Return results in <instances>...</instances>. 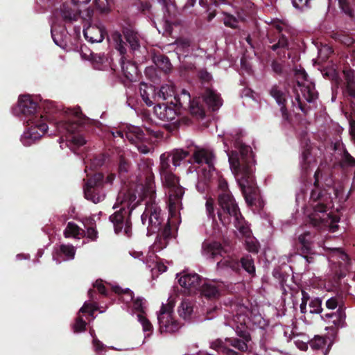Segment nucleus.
Listing matches in <instances>:
<instances>
[{
	"instance_id": "nucleus-1",
	"label": "nucleus",
	"mask_w": 355,
	"mask_h": 355,
	"mask_svg": "<svg viewBox=\"0 0 355 355\" xmlns=\"http://www.w3.org/2000/svg\"><path fill=\"white\" fill-rule=\"evenodd\" d=\"M44 114L37 112V102L28 94L19 97L17 107L14 113L20 116L26 124L27 128L21 136V141L25 146H30L47 132L48 120H54L56 128L55 135L60 136V148L65 146L73 149L85 144V138L77 132L78 125L71 121V116L79 119L80 110L79 107L60 110L55 103L46 101L44 103Z\"/></svg>"
},
{
	"instance_id": "nucleus-2",
	"label": "nucleus",
	"mask_w": 355,
	"mask_h": 355,
	"mask_svg": "<svg viewBox=\"0 0 355 355\" xmlns=\"http://www.w3.org/2000/svg\"><path fill=\"white\" fill-rule=\"evenodd\" d=\"M315 189L312 190L308 205H305V196L303 191L298 192L296 195V203L304 210V214L309 218L311 224L319 229L328 227L330 231L334 232L337 228L338 219L333 216L329 210L334 207V198L331 196L334 193L335 200L338 199L340 202L341 190L331 187L330 178H325L327 189H322L320 187L323 174L320 169L314 174Z\"/></svg>"
},
{
	"instance_id": "nucleus-3",
	"label": "nucleus",
	"mask_w": 355,
	"mask_h": 355,
	"mask_svg": "<svg viewBox=\"0 0 355 355\" xmlns=\"http://www.w3.org/2000/svg\"><path fill=\"white\" fill-rule=\"evenodd\" d=\"M230 169L248 204H252L255 160L251 148L245 145L240 135H227L224 139Z\"/></svg>"
},
{
	"instance_id": "nucleus-4",
	"label": "nucleus",
	"mask_w": 355,
	"mask_h": 355,
	"mask_svg": "<svg viewBox=\"0 0 355 355\" xmlns=\"http://www.w3.org/2000/svg\"><path fill=\"white\" fill-rule=\"evenodd\" d=\"M139 200L132 189L123 190L119 193L113 209L119 208V210L110 216L116 234H123L128 237L131 236L130 216L139 205Z\"/></svg>"
},
{
	"instance_id": "nucleus-5",
	"label": "nucleus",
	"mask_w": 355,
	"mask_h": 355,
	"mask_svg": "<svg viewBox=\"0 0 355 355\" xmlns=\"http://www.w3.org/2000/svg\"><path fill=\"white\" fill-rule=\"evenodd\" d=\"M141 197L148 199L146 202V208L141 216L143 225H147V234L148 235L163 230L166 223H164V218L161 214V209L155 201V186L153 175L146 178L145 184L139 187Z\"/></svg>"
},
{
	"instance_id": "nucleus-6",
	"label": "nucleus",
	"mask_w": 355,
	"mask_h": 355,
	"mask_svg": "<svg viewBox=\"0 0 355 355\" xmlns=\"http://www.w3.org/2000/svg\"><path fill=\"white\" fill-rule=\"evenodd\" d=\"M193 159L195 163L200 165L197 169L196 188L202 193L207 189L210 180L216 175L214 168L215 155L211 149L198 147L193 153Z\"/></svg>"
},
{
	"instance_id": "nucleus-7",
	"label": "nucleus",
	"mask_w": 355,
	"mask_h": 355,
	"mask_svg": "<svg viewBox=\"0 0 355 355\" xmlns=\"http://www.w3.org/2000/svg\"><path fill=\"white\" fill-rule=\"evenodd\" d=\"M232 311L236 313L233 315L232 323L229 322V324L235 329L236 334L243 338V340L237 338H226L224 344H226L227 347L231 345L240 351L245 352L248 349V343L250 340V334L246 329L249 310L245 306L234 304Z\"/></svg>"
},
{
	"instance_id": "nucleus-8",
	"label": "nucleus",
	"mask_w": 355,
	"mask_h": 355,
	"mask_svg": "<svg viewBox=\"0 0 355 355\" xmlns=\"http://www.w3.org/2000/svg\"><path fill=\"white\" fill-rule=\"evenodd\" d=\"M227 198L221 197L220 202L222 207L228 211L230 217L229 223H233L240 234L245 238L246 249L250 252L257 253L259 248L257 240L251 235L249 227L246 225L240 211L237 210L236 205L231 201L230 197L227 196Z\"/></svg>"
},
{
	"instance_id": "nucleus-9",
	"label": "nucleus",
	"mask_w": 355,
	"mask_h": 355,
	"mask_svg": "<svg viewBox=\"0 0 355 355\" xmlns=\"http://www.w3.org/2000/svg\"><path fill=\"white\" fill-rule=\"evenodd\" d=\"M297 87H295V102L302 112L306 110L303 107V99L308 102H313L318 97L317 92L312 82L307 80V74L304 69H297L295 71Z\"/></svg>"
},
{
	"instance_id": "nucleus-10",
	"label": "nucleus",
	"mask_w": 355,
	"mask_h": 355,
	"mask_svg": "<svg viewBox=\"0 0 355 355\" xmlns=\"http://www.w3.org/2000/svg\"><path fill=\"white\" fill-rule=\"evenodd\" d=\"M168 178L161 175L163 184L168 189V211L171 217L176 216L177 211L182 207L184 189L178 184V178L172 173H166Z\"/></svg>"
},
{
	"instance_id": "nucleus-11",
	"label": "nucleus",
	"mask_w": 355,
	"mask_h": 355,
	"mask_svg": "<svg viewBox=\"0 0 355 355\" xmlns=\"http://www.w3.org/2000/svg\"><path fill=\"white\" fill-rule=\"evenodd\" d=\"M175 306L174 300L170 297L167 304H162L159 311L157 313L159 330L161 334L175 333L180 328V323L175 320L173 313Z\"/></svg>"
},
{
	"instance_id": "nucleus-12",
	"label": "nucleus",
	"mask_w": 355,
	"mask_h": 355,
	"mask_svg": "<svg viewBox=\"0 0 355 355\" xmlns=\"http://www.w3.org/2000/svg\"><path fill=\"white\" fill-rule=\"evenodd\" d=\"M328 249L329 250V260L332 271L338 278L345 276L346 272L348 270V256L340 248H329Z\"/></svg>"
},
{
	"instance_id": "nucleus-13",
	"label": "nucleus",
	"mask_w": 355,
	"mask_h": 355,
	"mask_svg": "<svg viewBox=\"0 0 355 355\" xmlns=\"http://www.w3.org/2000/svg\"><path fill=\"white\" fill-rule=\"evenodd\" d=\"M125 138L143 154L150 153L152 149V145L146 140L142 130L138 126H128Z\"/></svg>"
},
{
	"instance_id": "nucleus-14",
	"label": "nucleus",
	"mask_w": 355,
	"mask_h": 355,
	"mask_svg": "<svg viewBox=\"0 0 355 355\" xmlns=\"http://www.w3.org/2000/svg\"><path fill=\"white\" fill-rule=\"evenodd\" d=\"M102 180L103 175L101 173H96L87 180L84 187L85 196L87 200L98 203L105 198V193L99 187Z\"/></svg>"
},
{
	"instance_id": "nucleus-15",
	"label": "nucleus",
	"mask_w": 355,
	"mask_h": 355,
	"mask_svg": "<svg viewBox=\"0 0 355 355\" xmlns=\"http://www.w3.org/2000/svg\"><path fill=\"white\" fill-rule=\"evenodd\" d=\"M175 105L181 107L189 108L191 114L199 116H205V110L202 105L199 104L198 100L191 101L190 94L186 89H182L180 94H175L174 96Z\"/></svg>"
},
{
	"instance_id": "nucleus-16",
	"label": "nucleus",
	"mask_w": 355,
	"mask_h": 355,
	"mask_svg": "<svg viewBox=\"0 0 355 355\" xmlns=\"http://www.w3.org/2000/svg\"><path fill=\"white\" fill-rule=\"evenodd\" d=\"M60 15L66 23H73L76 21L80 16L83 21H89L93 15V10L87 8L82 12L80 8L78 7L77 10L73 9L71 5L63 4L60 10Z\"/></svg>"
},
{
	"instance_id": "nucleus-17",
	"label": "nucleus",
	"mask_w": 355,
	"mask_h": 355,
	"mask_svg": "<svg viewBox=\"0 0 355 355\" xmlns=\"http://www.w3.org/2000/svg\"><path fill=\"white\" fill-rule=\"evenodd\" d=\"M225 287L222 282L216 280H202L199 290L200 294L209 300L218 299Z\"/></svg>"
},
{
	"instance_id": "nucleus-18",
	"label": "nucleus",
	"mask_w": 355,
	"mask_h": 355,
	"mask_svg": "<svg viewBox=\"0 0 355 355\" xmlns=\"http://www.w3.org/2000/svg\"><path fill=\"white\" fill-rule=\"evenodd\" d=\"M218 187L222 191L218 196V203L221 208V210L218 212V216L220 222L223 225H227L229 223V220L230 219V215L228 214V211L226 209H224L220 202V198L224 197V198H227V197H230L231 201L236 205V209L239 211L237 204L235 202L233 196L231 195L230 192L227 190V182L225 180H220Z\"/></svg>"
},
{
	"instance_id": "nucleus-19",
	"label": "nucleus",
	"mask_w": 355,
	"mask_h": 355,
	"mask_svg": "<svg viewBox=\"0 0 355 355\" xmlns=\"http://www.w3.org/2000/svg\"><path fill=\"white\" fill-rule=\"evenodd\" d=\"M201 253L207 259H216L223 255L225 250L220 243L205 240L202 243Z\"/></svg>"
},
{
	"instance_id": "nucleus-20",
	"label": "nucleus",
	"mask_w": 355,
	"mask_h": 355,
	"mask_svg": "<svg viewBox=\"0 0 355 355\" xmlns=\"http://www.w3.org/2000/svg\"><path fill=\"white\" fill-rule=\"evenodd\" d=\"M180 285L189 293H195L199 289L202 279L196 273H183L178 277Z\"/></svg>"
},
{
	"instance_id": "nucleus-21",
	"label": "nucleus",
	"mask_w": 355,
	"mask_h": 355,
	"mask_svg": "<svg viewBox=\"0 0 355 355\" xmlns=\"http://www.w3.org/2000/svg\"><path fill=\"white\" fill-rule=\"evenodd\" d=\"M155 115L164 122L175 121L178 112L172 105L166 104H158L154 107Z\"/></svg>"
},
{
	"instance_id": "nucleus-22",
	"label": "nucleus",
	"mask_w": 355,
	"mask_h": 355,
	"mask_svg": "<svg viewBox=\"0 0 355 355\" xmlns=\"http://www.w3.org/2000/svg\"><path fill=\"white\" fill-rule=\"evenodd\" d=\"M159 234L151 246L153 252H159L165 248L168 243L169 239L172 237L170 222L168 220L164 226L163 230L158 232Z\"/></svg>"
},
{
	"instance_id": "nucleus-23",
	"label": "nucleus",
	"mask_w": 355,
	"mask_h": 355,
	"mask_svg": "<svg viewBox=\"0 0 355 355\" xmlns=\"http://www.w3.org/2000/svg\"><path fill=\"white\" fill-rule=\"evenodd\" d=\"M270 94L281 107V111L283 116L286 118L287 112L285 108V103L288 96L286 89L283 86L275 85L271 87L270 89Z\"/></svg>"
},
{
	"instance_id": "nucleus-24",
	"label": "nucleus",
	"mask_w": 355,
	"mask_h": 355,
	"mask_svg": "<svg viewBox=\"0 0 355 355\" xmlns=\"http://www.w3.org/2000/svg\"><path fill=\"white\" fill-rule=\"evenodd\" d=\"M322 319L327 323L336 328L343 327L345 323V312L342 306H339L337 311L325 313L321 315Z\"/></svg>"
},
{
	"instance_id": "nucleus-25",
	"label": "nucleus",
	"mask_w": 355,
	"mask_h": 355,
	"mask_svg": "<svg viewBox=\"0 0 355 355\" xmlns=\"http://www.w3.org/2000/svg\"><path fill=\"white\" fill-rule=\"evenodd\" d=\"M76 250L71 245H61L55 250L53 259L58 263L62 261L72 260L74 258Z\"/></svg>"
},
{
	"instance_id": "nucleus-26",
	"label": "nucleus",
	"mask_w": 355,
	"mask_h": 355,
	"mask_svg": "<svg viewBox=\"0 0 355 355\" xmlns=\"http://www.w3.org/2000/svg\"><path fill=\"white\" fill-rule=\"evenodd\" d=\"M83 34L85 39L91 42H101L103 40L105 31L103 26L89 25L83 29Z\"/></svg>"
},
{
	"instance_id": "nucleus-27",
	"label": "nucleus",
	"mask_w": 355,
	"mask_h": 355,
	"mask_svg": "<svg viewBox=\"0 0 355 355\" xmlns=\"http://www.w3.org/2000/svg\"><path fill=\"white\" fill-rule=\"evenodd\" d=\"M202 98L208 107L212 111L218 110L223 105V100L220 94L213 89H206Z\"/></svg>"
},
{
	"instance_id": "nucleus-28",
	"label": "nucleus",
	"mask_w": 355,
	"mask_h": 355,
	"mask_svg": "<svg viewBox=\"0 0 355 355\" xmlns=\"http://www.w3.org/2000/svg\"><path fill=\"white\" fill-rule=\"evenodd\" d=\"M139 92L146 105L151 106L154 101H157V97L156 96L157 92H155V89L152 85H148L144 83H141Z\"/></svg>"
},
{
	"instance_id": "nucleus-29",
	"label": "nucleus",
	"mask_w": 355,
	"mask_h": 355,
	"mask_svg": "<svg viewBox=\"0 0 355 355\" xmlns=\"http://www.w3.org/2000/svg\"><path fill=\"white\" fill-rule=\"evenodd\" d=\"M87 59L91 60L94 67L98 70H105L110 67L109 58L104 54H96L90 53Z\"/></svg>"
},
{
	"instance_id": "nucleus-30",
	"label": "nucleus",
	"mask_w": 355,
	"mask_h": 355,
	"mask_svg": "<svg viewBox=\"0 0 355 355\" xmlns=\"http://www.w3.org/2000/svg\"><path fill=\"white\" fill-rule=\"evenodd\" d=\"M121 66L125 77L131 81L133 80L137 73V67L135 64L129 60H125L123 56L121 58Z\"/></svg>"
},
{
	"instance_id": "nucleus-31",
	"label": "nucleus",
	"mask_w": 355,
	"mask_h": 355,
	"mask_svg": "<svg viewBox=\"0 0 355 355\" xmlns=\"http://www.w3.org/2000/svg\"><path fill=\"white\" fill-rule=\"evenodd\" d=\"M64 234L67 238L80 239L85 235V232L76 223L69 222L64 230Z\"/></svg>"
},
{
	"instance_id": "nucleus-32",
	"label": "nucleus",
	"mask_w": 355,
	"mask_h": 355,
	"mask_svg": "<svg viewBox=\"0 0 355 355\" xmlns=\"http://www.w3.org/2000/svg\"><path fill=\"white\" fill-rule=\"evenodd\" d=\"M175 95V87L172 83L164 84L161 86L160 89L156 94L157 101L159 100H167Z\"/></svg>"
},
{
	"instance_id": "nucleus-33",
	"label": "nucleus",
	"mask_w": 355,
	"mask_h": 355,
	"mask_svg": "<svg viewBox=\"0 0 355 355\" xmlns=\"http://www.w3.org/2000/svg\"><path fill=\"white\" fill-rule=\"evenodd\" d=\"M178 312L182 318L184 320H189L193 312V303L188 300H182L178 306Z\"/></svg>"
},
{
	"instance_id": "nucleus-34",
	"label": "nucleus",
	"mask_w": 355,
	"mask_h": 355,
	"mask_svg": "<svg viewBox=\"0 0 355 355\" xmlns=\"http://www.w3.org/2000/svg\"><path fill=\"white\" fill-rule=\"evenodd\" d=\"M210 347L211 349L216 350L218 352L224 353L227 355H242L241 353L236 352L227 347L224 344V341L221 339H217L211 343Z\"/></svg>"
},
{
	"instance_id": "nucleus-35",
	"label": "nucleus",
	"mask_w": 355,
	"mask_h": 355,
	"mask_svg": "<svg viewBox=\"0 0 355 355\" xmlns=\"http://www.w3.org/2000/svg\"><path fill=\"white\" fill-rule=\"evenodd\" d=\"M343 73L345 75L347 90L349 94L354 97L355 96V76L354 71L351 69H344Z\"/></svg>"
},
{
	"instance_id": "nucleus-36",
	"label": "nucleus",
	"mask_w": 355,
	"mask_h": 355,
	"mask_svg": "<svg viewBox=\"0 0 355 355\" xmlns=\"http://www.w3.org/2000/svg\"><path fill=\"white\" fill-rule=\"evenodd\" d=\"M113 291L120 295V300L125 304L132 302L134 300L133 293L129 288L123 289L119 286H112Z\"/></svg>"
},
{
	"instance_id": "nucleus-37",
	"label": "nucleus",
	"mask_w": 355,
	"mask_h": 355,
	"mask_svg": "<svg viewBox=\"0 0 355 355\" xmlns=\"http://www.w3.org/2000/svg\"><path fill=\"white\" fill-rule=\"evenodd\" d=\"M137 320L141 324L144 333L145 334V338L149 337L153 331V327L149 320L145 315V313H138Z\"/></svg>"
},
{
	"instance_id": "nucleus-38",
	"label": "nucleus",
	"mask_w": 355,
	"mask_h": 355,
	"mask_svg": "<svg viewBox=\"0 0 355 355\" xmlns=\"http://www.w3.org/2000/svg\"><path fill=\"white\" fill-rule=\"evenodd\" d=\"M300 166L304 172H307L309 168L315 166V162L309 150H304L301 157Z\"/></svg>"
},
{
	"instance_id": "nucleus-39",
	"label": "nucleus",
	"mask_w": 355,
	"mask_h": 355,
	"mask_svg": "<svg viewBox=\"0 0 355 355\" xmlns=\"http://www.w3.org/2000/svg\"><path fill=\"white\" fill-rule=\"evenodd\" d=\"M189 153L182 149H175L171 153L170 156L172 157V162L175 167L180 165L181 162L186 158Z\"/></svg>"
},
{
	"instance_id": "nucleus-40",
	"label": "nucleus",
	"mask_w": 355,
	"mask_h": 355,
	"mask_svg": "<svg viewBox=\"0 0 355 355\" xmlns=\"http://www.w3.org/2000/svg\"><path fill=\"white\" fill-rule=\"evenodd\" d=\"M169 155L162 154L160 156V166L159 173L160 176L163 175L165 178H168L167 173L171 172L170 170L171 166L169 164Z\"/></svg>"
},
{
	"instance_id": "nucleus-41",
	"label": "nucleus",
	"mask_w": 355,
	"mask_h": 355,
	"mask_svg": "<svg viewBox=\"0 0 355 355\" xmlns=\"http://www.w3.org/2000/svg\"><path fill=\"white\" fill-rule=\"evenodd\" d=\"M342 11L350 17H353L354 6L355 0H338Z\"/></svg>"
},
{
	"instance_id": "nucleus-42",
	"label": "nucleus",
	"mask_w": 355,
	"mask_h": 355,
	"mask_svg": "<svg viewBox=\"0 0 355 355\" xmlns=\"http://www.w3.org/2000/svg\"><path fill=\"white\" fill-rule=\"evenodd\" d=\"M124 34L126 41L130 44L131 48L133 50L138 49L139 44L137 34L132 31H127Z\"/></svg>"
},
{
	"instance_id": "nucleus-43",
	"label": "nucleus",
	"mask_w": 355,
	"mask_h": 355,
	"mask_svg": "<svg viewBox=\"0 0 355 355\" xmlns=\"http://www.w3.org/2000/svg\"><path fill=\"white\" fill-rule=\"evenodd\" d=\"M155 63L158 67L161 68L164 71H168L171 69V63L168 58L166 56H157L155 59Z\"/></svg>"
},
{
	"instance_id": "nucleus-44",
	"label": "nucleus",
	"mask_w": 355,
	"mask_h": 355,
	"mask_svg": "<svg viewBox=\"0 0 355 355\" xmlns=\"http://www.w3.org/2000/svg\"><path fill=\"white\" fill-rule=\"evenodd\" d=\"M112 37L115 42V47L117 49V51H119L121 55L125 54V53L126 52V49L125 46V44L122 41L121 34L116 32L113 33Z\"/></svg>"
},
{
	"instance_id": "nucleus-45",
	"label": "nucleus",
	"mask_w": 355,
	"mask_h": 355,
	"mask_svg": "<svg viewBox=\"0 0 355 355\" xmlns=\"http://www.w3.org/2000/svg\"><path fill=\"white\" fill-rule=\"evenodd\" d=\"M242 267L250 274H253L255 272V267L254 261L251 257L246 256L241 259Z\"/></svg>"
},
{
	"instance_id": "nucleus-46",
	"label": "nucleus",
	"mask_w": 355,
	"mask_h": 355,
	"mask_svg": "<svg viewBox=\"0 0 355 355\" xmlns=\"http://www.w3.org/2000/svg\"><path fill=\"white\" fill-rule=\"evenodd\" d=\"M218 268H223V267H227L230 268L231 269L236 270L239 268V263L234 260L232 258H227L223 259L220 261H218L217 263Z\"/></svg>"
},
{
	"instance_id": "nucleus-47",
	"label": "nucleus",
	"mask_w": 355,
	"mask_h": 355,
	"mask_svg": "<svg viewBox=\"0 0 355 355\" xmlns=\"http://www.w3.org/2000/svg\"><path fill=\"white\" fill-rule=\"evenodd\" d=\"M310 346L313 349H322L326 345V340L324 337L315 336L309 342Z\"/></svg>"
},
{
	"instance_id": "nucleus-48",
	"label": "nucleus",
	"mask_w": 355,
	"mask_h": 355,
	"mask_svg": "<svg viewBox=\"0 0 355 355\" xmlns=\"http://www.w3.org/2000/svg\"><path fill=\"white\" fill-rule=\"evenodd\" d=\"M205 209L207 217L209 219H211L214 223L215 220V208L214 201L212 198H209L207 199L205 203Z\"/></svg>"
},
{
	"instance_id": "nucleus-49",
	"label": "nucleus",
	"mask_w": 355,
	"mask_h": 355,
	"mask_svg": "<svg viewBox=\"0 0 355 355\" xmlns=\"http://www.w3.org/2000/svg\"><path fill=\"white\" fill-rule=\"evenodd\" d=\"M130 165L129 162L125 159V158L123 155H120L119 158V173L123 177L130 170Z\"/></svg>"
},
{
	"instance_id": "nucleus-50",
	"label": "nucleus",
	"mask_w": 355,
	"mask_h": 355,
	"mask_svg": "<svg viewBox=\"0 0 355 355\" xmlns=\"http://www.w3.org/2000/svg\"><path fill=\"white\" fill-rule=\"evenodd\" d=\"M322 300L319 298H315L309 302V312L311 313H320L322 311Z\"/></svg>"
},
{
	"instance_id": "nucleus-51",
	"label": "nucleus",
	"mask_w": 355,
	"mask_h": 355,
	"mask_svg": "<svg viewBox=\"0 0 355 355\" xmlns=\"http://www.w3.org/2000/svg\"><path fill=\"white\" fill-rule=\"evenodd\" d=\"M223 23L225 26L236 28L238 26L239 20L233 15L225 12Z\"/></svg>"
},
{
	"instance_id": "nucleus-52",
	"label": "nucleus",
	"mask_w": 355,
	"mask_h": 355,
	"mask_svg": "<svg viewBox=\"0 0 355 355\" xmlns=\"http://www.w3.org/2000/svg\"><path fill=\"white\" fill-rule=\"evenodd\" d=\"M97 310V306L96 304L90 302H85L83 306L80 308L79 313H88L89 315L92 317L93 319L95 318L94 316V313Z\"/></svg>"
},
{
	"instance_id": "nucleus-53",
	"label": "nucleus",
	"mask_w": 355,
	"mask_h": 355,
	"mask_svg": "<svg viewBox=\"0 0 355 355\" xmlns=\"http://www.w3.org/2000/svg\"><path fill=\"white\" fill-rule=\"evenodd\" d=\"M176 45L175 51L178 55H184V53L189 51L190 44L188 40H179Z\"/></svg>"
},
{
	"instance_id": "nucleus-54",
	"label": "nucleus",
	"mask_w": 355,
	"mask_h": 355,
	"mask_svg": "<svg viewBox=\"0 0 355 355\" xmlns=\"http://www.w3.org/2000/svg\"><path fill=\"white\" fill-rule=\"evenodd\" d=\"M87 323L80 316H78L73 324V329L74 332L80 333L85 330Z\"/></svg>"
},
{
	"instance_id": "nucleus-55",
	"label": "nucleus",
	"mask_w": 355,
	"mask_h": 355,
	"mask_svg": "<svg viewBox=\"0 0 355 355\" xmlns=\"http://www.w3.org/2000/svg\"><path fill=\"white\" fill-rule=\"evenodd\" d=\"M298 239L303 247L306 250H309V244L311 239V235L309 232H306L304 234H300L298 236Z\"/></svg>"
},
{
	"instance_id": "nucleus-56",
	"label": "nucleus",
	"mask_w": 355,
	"mask_h": 355,
	"mask_svg": "<svg viewBox=\"0 0 355 355\" xmlns=\"http://www.w3.org/2000/svg\"><path fill=\"white\" fill-rule=\"evenodd\" d=\"M144 301L145 300L144 298L137 297L134 299L132 301L134 310L139 311V313H145Z\"/></svg>"
},
{
	"instance_id": "nucleus-57",
	"label": "nucleus",
	"mask_w": 355,
	"mask_h": 355,
	"mask_svg": "<svg viewBox=\"0 0 355 355\" xmlns=\"http://www.w3.org/2000/svg\"><path fill=\"white\" fill-rule=\"evenodd\" d=\"M288 47V40L284 36L282 35L279 37L278 42L272 46V49L273 51H277L278 49L284 50Z\"/></svg>"
},
{
	"instance_id": "nucleus-58",
	"label": "nucleus",
	"mask_w": 355,
	"mask_h": 355,
	"mask_svg": "<svg viewBox=\"0 0 355 355\" xmlns=\"http://www.w3.org/2000/svg\"><path fill=\"white\" fill-rule=\"evenodd\" d=\"M341 302V300L338 297H332L328 299L326 302V306L329 309L334 310L337 306H340V303Z\"/></svg>"
},
{
	"instance_id": "nucleus-59",
	"label": "nucleus",
	"mask_w": 355,
	"mask_h": 355,
	"mask_svg": "<svg viewBox=\"0 0 355 355\" xmlns=\"http://www.w3.org/2000/svg\"><path fill=\"white\" fill-rule=\"evenodd\" d=\"M332 53L331 48L328 45H323L318 50L319 56L324 60L328 58V56Z\"/></svg>"
},
{
	"instance_id": "nucleus-60",
	"label": "nucleus",
	"mask_w": 355,
	"mask_h": 355,
	"mask_svg": "<svg viewBox=\"0 0 355 355\" xmlns=\"http://www.w3.org/2000/svg\"><path fill=\"white\" fill-rule=\"evenodd\" d=\"M96 8L101 12H105L108 10L109 3L107 0H94Z\"/></svg>"
},
{
	"instance_id": "nucleus-61",
	"label": "nucleus",
	"mask_w": 355,
	"mask_h": 355,
	"mask_svg": "<svg viewBox=\"0 0 355 355\" xmlns=\"http://www.w3.org/2000/svg\"><path fill=\"white\" fill-rule=\"evenodd\" d=\"M302 302L300 304V311L302 313H305L306 312V304H307V302L309 300V295L304 291H302Z\"/></svg>"
},
{
	"instance_id": "nucleus-62",
	"label": "nucleus",
	"mask_w": 355,
	"mask_h": 355,
	"mask_svg": "<svg viewBox=\"0 0 355 355\" xmlns=\"http://www.w3.org/2000/svg\"><path fill=\"white\" fill-rule=\"evenodd\" d=\"M218 1L223 2V0H200V4L202 7H207L208 11H209L211 10L210 6L211 5L216 6L218 3Z\"/></svg>"
},
{
	"instance_id": "nucleus-63",
	"label": "nucleus",
	"mask_w": 355,
	"mask_h": 355,
	"mask_svg": "<svg viewBox=\"0 0 355 355\" xmlns=\"http://www.w3.org/2000/svg\"><path fill=\"white\" fill-rule=\"evenodd\" d=\"M89 333H90L91 336L93 337V345H94V347L95 348V350L96 352L100 351L101 349H103V345L96 338L94 337V329H91L89 330Z\"/></svg>"
},
{
	"instance_id": "nucleus-64",
	"label": "nucleus",
	"mask_w": 355,
	"mask_h": 355,
	"mask_svg": "<svg viewBox=\"0 0 355 355\" xmlns=\"http://www.w3.org/2000/svg\"><path fill=\"white\" fill-rule=\"evenodd\" d=\"M167 269V267L161 262H157L155 266L151 269L152 272L154 273L155 270L159 272V273L164 272Z\"/></svg>"
}]
</instances>
